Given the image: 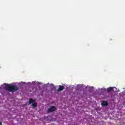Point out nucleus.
Listing matches in <instances>:
<instances>
[{
    "label": "nucleus",
    "instance_id": "nucleus-6",
    "mask_svg": "<svg viewBox=\"0 0 125 125\" xmlns=\"http://www.w3.org/2000/svg\"><path fill=\"white\" fill-rule=\"evenodd\" d=\"M107 90L108 92H111V91L114 90V88L112 87H108L107 88Z\"/></svg>",
    "mask_w": 125,
    "mask_h": 125
},
{
    "label": "nucleus",
    "instance_id": "nucleus-2",
    "mask_svg": "<svg viewBox=\"0 0 125 125\" xmlns=\"http://www.w3.org/2000/svg\"><path fill=\"white\" fill-rule=\"evenodd\" d=\"M56 110V107L55 106H50V107L48 109V112H54Z\"/></svg>",
    "mask_w": 125,
    "mask_h": 125
},
{
    "label": "nucleus",
    "instance_id": "nucleus-1",
    "mask_svg": "<svg viewBox=\"0 0 125 125\" xmlns=\"http://www.w3.org/2000/svg\"><path fill=\"white\" fill-rule=\"evenodd\" d=\"M4 88H5L6 90L9 91L10 92H12V93H13V92H15V91H17V90H18V87L16 85H12L11 84L5 83H4Z\"/></svg>",
    "mask_w": 125,
    "mask_h": 125
},
{
    "label": "nucleus",
    "instance_id": "nucleus-7",
    "mask_svg": "<svg viewBox=\"0 0 125 125\" xmlns=\"http://www.w3.org/2000/svg\"><path fill=\"white\" fill-rule=\"evenodd\" d=\"M32 106L34 107V108H36L37 107V106L38 105V104H37V103H35V102H34L33 104H32Z\"/></svg>",
    "mask_w": 125,
    "mask_h": 125
},
{
    "label": "nucleus",
    "instance_id": "nucleus-8",
    "mask_svg": "<svg viewBox=\"0 0 125 125\" xmlns=\"http://www.w3.org/2000/svg\"><path fill=\"white\" fill-rule=\"evenodd\" d=\"M0 125H2V123H1V122H0Z\"/></svg>",
    "mask_w": 125,
    "mask_h": 125
},
{
    "label": "nucleus",
    "instance_id": "nucleus-5",
    "mask_svg": "<svg viewBox=\"0 0 125 125\" xmlns=\"http://www.w3.org/2000/svg\"><path fill=\"white\" fill-rule=\"evenodd\" d=\"M35 102V100H34L33 99H30L28 101L29 104H33Z\"/></svg>",
    "mask_w": 125,
    "mask_h": 125
},
{
    "label": "nucleus",
    "instance_id": "nucleus-3",
    "mask_svg": "<svg viewBox=\"0 0 125 125\" xmlns=\"http://www.w3.org/2000/svg\"><path fill=\"white\" fill-rule=\"evenodd\" d=\"M64 88H64V86L60 85L59 86V88L58 89L57 91L58 92H59L60 91H62V90H63Z\"/></svg>",
    "mask_w": 125,
    "mask_h": 125
},
{
    "label": "nucleus",
    "instance_id": "nucleus-4",
    "mask_svg": "<svg viewBox=\"0 0 125 125\" xmlns=\"http://www.w3.org/2000/svg\"><path fill=\"white\" fill-rule=\"evenodd\" d=\"M102 106H108V103L106 101H103L102 103Z\"/></svg>",
    "mask_w": 125,
    "mask_h": 125
}]
</instances>
